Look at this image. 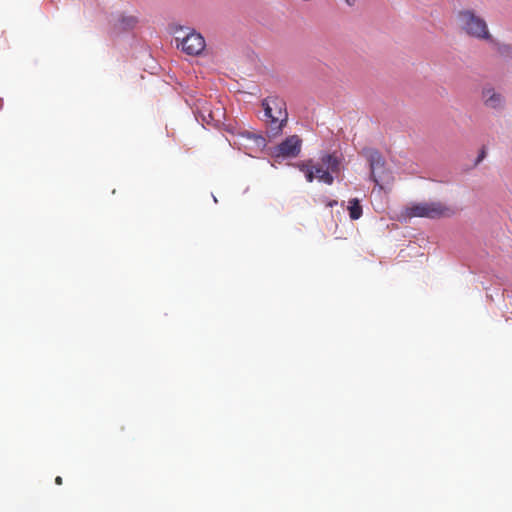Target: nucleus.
Instances as JSON below:
<instances>
[{"mask_svg":"<svg viewBox=\"0 0 512 512\" xmlns=\"http://www.w3.org/2000/svg\"><path fill=\"white\" fill-rule=\"evenodd\" d=\"M455 22L460 32L477 40H492L486 20L478 15L475 10L464 8L455 14Z\"/></svg>","mask_w":512,"mask_h":512,"instance_id":"nucleus-1","label":"nucleus"},{"mask_svg":"<svg viewBox=\"0 0 512 512\" xmlns=\"http://www.w3.org/2000/svg\"><path fill=\"white\" fill-rule=\"evenodd\" d=\"M268 133L275 137L279 135L288 121L286 102L278 96H269L262 101Z\"/></svg>","mask_w":512,"mask_h":512,"instance_id":"nucleus-2","label":"nucleus"},{"mask_svg":"<svg viewBox=\"0 0 512 512\" xmlns=\"http://www.w3.org/2000/svg\"><path fill=\"white\" fill-rule=\"evenodd\" d=\"M455 214L452 207L446 204L435 201V202H420L412 204L406 208V216L409 218H429V219H440L451 217Z\"/></svg>","mask_w":512,"mask_h":512,"instance_id":"nucleus-3","label":"nucleus"},{"mask_svg":"<svg viewBox=\"0 0 512 512\" xmlns=\"http://www.w3.org/2000/svg\"><path fill=\"white\" fill-rule=\"evenodd\" d=\"M175 40L178 48L192 56L201 54L206 46L204 37L195 30H191L183 36H177Z\"/></svg>","mask_w":512,"mask_h":512,"instance_id":"nucleus-4","label":"nucleus"},{"mask_svg":"<svg viewBox=\"0 0 512 512\" xmlns=\"http://www.w3.org/2000/svg\"><path fill=\"white\" fill-rule=\"evenodd\" d=\"M296 166L305 174L308 182H313L315 178L327 185H332L334 182L333 175L322 166L314 165L312 160L300 162Z\"/></svg>","mask_w":512,"mask_h":512,"instance_id":"nucleus-5","label":"nucleus"},{"mask_svg":"<svg viewBox=\"0 0 512 512\" xmlns=\"http://www.w3.org/2000/svg\"><path fill=\"white\" fill-rule=\"evenodd\" d=\"M363 154L367 158L370 166L371 180L378 186L383 179L385 173V160L382 155L375 149H364Z\"/></svg>","mask_w":512,"mask_h":512,"instance_id":"nucleus-6","label":"nucleus"},{"mask_svg":"<svg viewBox=\"0 0 512 512\" xmlns=\"http://www.w3.org/2000/svg\"><path fill=\"white\" fill-rule=\"evenodd\" d=\"M481 100L486 108L502 110L505 106L504 96L491 85H485L481 90Z\"/></svg>","mask_w":512,"mask_h":512,"instance_id":"nucleus-7","label":"nucleus"},{"mask_svg":"<svg viewBox=\"0 0 512 512\" xmlns=\"http://www.w3.org/2000/svg\"><path fill=\"white\" fill-rule=\"evenodd\" d=\"M301 139L297 135L287 137L275 150L276 156L296 157L301 151Z\"/></svg>","mask_w":512,"mask_h":512,"instance_id":"nucleus-8","label":"nucleus"},{"mask_svg":"<svg viewBox=\"0 0 512 512\" xmlns=\"http://www.w3.org/2000/svg\"><path fill=\"white\" fill-rule=\"evenodd\" d=\"M240 138L241 142H239V144L246 150H249V154L251 152L262 151L266 147V139L260 134L245 131L240 134Z\"/></svg>","mask_w":512,"mask_h":512,"instance_id":"nucleus-9","label":"nucleus"},{"mask_svg":"<svg viewBox=\"0 0 512 512\" xmlns=\"http://www.w3.org/2000/svg\"><path fill=\"white\" fill-rule=\"evenodd\" d=\"M342 159L336 153L325 154L321 157V163L326 166V170L332 173H339L341 170Z\"/></svg>","mask_w":512,"mask_h":512,"instance_id":"nucleus-10","label":"nucleus"},{"mask_svg":"<svg viewBox=\"0 0 512 512\" xmlns=\"http://www.w3.org/2000/svg\"><path fill=\"white\" fill-rule=\"evenodd\" d=\"M347 209L352 220H357L362 216V206L357 198L349 200Z\"/></svg>","mask_w":512,"mask_h":512,"instance_id":"nucleus-11","label":"nucleus"},{"mask_svg":"<svg viewBox=\"0 0 512 512\" xmlns=\"http://www.w3.org/2000/svg\"><path fill=\"white\" fill-rule=\"evenodd\" d=\"M137 23V19L134 16L122 17L121 25L124 29L133 28Z\"/></svg>","mask_w":512,"mask_h":512,"instance_id":"nucleus-12","label":"nucleus"},{"mask_svg":"<svg viewBox=\"0 0 512 512\" xmlns=\"http://www.w3.org/2000/svg\"><path fill=\"white\" fill-rule=\"evenodd\" d=\"M486 157V149L485 147H483L481 150H480V153L476 159V162L475 164H479L484 158Z\"/></svg>","mask_w":512,"mask_h":512,"instance_id":"nucleus-13","label":"nucleus"},{"mask_svg":"<svg viewBox=\"0 0 512 512\" xmlns=\"http://www.w3.org/2000/svg\"><path fill=\"white\" fill-rule=\"evenodd\" d=\"M62 482H63L62 477L57 476V477L55 478V483H56L57 485H61V484H62Z\"/></svg>","mask_w":512,"mask_h":512,"instance_id":"nucleus-14","label":"nucleus"},{"mask_svg":"<svg viewBox=\"0 0 512 512\" xmlns=\"http://www.w3.org/2000/svg\"><path fill=\"white\" fill-rule=\"evenodd\" d=\"M345 2L349 5V6H352L355 4L356 0H345Z\"/></svg>","mask_w":512,"mask_h":512,"instance_id":"nucleus-15","label":"nucleus"},{"mask_svg":"<svg viewBox=\"0 0 512 512\" xmlns=\"http://www.w3.org/2000/svg\"><path fill=\"white\" fill-rule=\"evenodd\" d=\"M336 204H337V201L333 200V201L328 202V204H327V205H328V206H330V207H332V206H334V205H336Z\"/></svg>","mask_w":512,"mask_h":512,"instance_id":"nucleus-16","label":"nucleus"}]
</instances>
